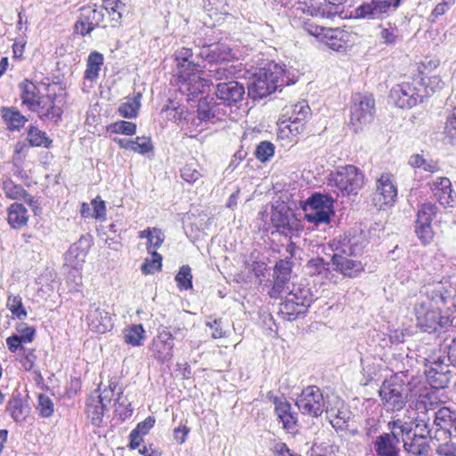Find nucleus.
Returning <instances> with one entry per match:
<instances>
[{
    "mask_svg": "<svg viewBox=\"0 0 456 456\" xmlns=\"http://www.w3.org/2000/svg\"><path fill=\"white\" fill-rule=\"evenodd\" d=\"M103 55L99 52H92L86 61V69L84 78L91 82L95 81L99 77V72L103 65Z\"/></svg>",
    "mask_w": 456,
    "mask_h": 456,
    "instance_id": "41",
    "label": "nucleus"
},
{
    "mask_svg": "<svg viewBox=\"0 0 456 456\" xmlns=\"http://www.w3.org/2000/svg\"><path fill=\"white\" fill-rule=\"evenodd\" d=\"M7 221L12 229L26 226L28 221L27 208L20 203H12L7 208Z\"/></svg>",
    "mask_w": 456,
    "mask_h": 456,
    "instance_id": "38",
    "label": "nucleus"
},
{
    "mask_svg": "<svg viewBox=\"0 0 456 456\" xmlns=\"http://www.w3.org/2000/svg\"><path fill=\"white\" fill-rule=\"evenodd\" d=\"M90 248L88 240L81 237L78 241L75 242L69 247L66 254L67 262L73 266L75 272L83 265Z\"/></svg>",
    "mask_w": 456,
    "mask_h": 456,
    "instance_id": "29",
    "label": "nucleus"
},
{
    "mask_svg": "<svg viewBox=\"0 0 456 456\" xmlns=\"http://www.w3.org/2000/svg\"><path fill=\"white\" fill-rule=\"evenodd\" d=\"M274 146L272 142L264 141L261 142L256 149V157L262 162L267 161L273 156Z\"/></svg>",
    "mask_w": 456,
    "mask_h": 456,
    "instance_id": "57",
    "label": "nucleus"
},
{
    "mask_svg": "<svg viewBox=\"0 0 456 456\" xmlns=\"http://www.w3.org/2000/svg\"><path fill=\"white\" fill-rule=\"evenodd\" d=\"M375 114V101L371 95L355 94L350 106V126L355 133L370 124Z\"/></svg>",
    "mask_w": 456,
    "mask_h": 456,
    "instance_id": "6",
    "label": "nucleus"
},
{
    "mask_svg": "<svg viewBox=\"0 0 456 456\" xmlns=\"http://www.w3.org/2000/svg\"><path fill=\"white\" fill-rule=\"evenodd\" d=\"M326 413L331 426L335 429L344 430L347 428L352 412L349 410V407L346 405L343 401L338 399L336 402V406H328L326 409Z\"/></svg>",
    "mask_w": 456,
    "mask_h": 456,
    "instance_id": "25",
    "label": "nucleus"
},
{
    "mask_svg": "<svg viewBox=\"0 0 456 456\" xmlns=\"http://www.w3.org/2000/svg\"><path fill=\"white\" fill-rule=\"evenodd\" d=\"M177 77L178 88L182 94L186 95L187 101H194L209 86L208 80L203 78L199 70H191Z\"/></svg>",
    "mask_w": 456,
    "mask_h": 456,
    "instance_id": "12",
    "label": "nucleus"
},
{
    "mask_svg": "<svg viewBox=\"0 0 456 456\" xmlns=\"http://www.w3.org/2000/svg\"><path fill=\"white\" fill-rule=\"evenodd\" d=\"M106 406L101 403V399L91 395L86 401V414L90 419L91 423L96 427H99L102 422V418Z\"/></svg>",
    "mask_w": 456,
    "mask_h": 456,
    "instance_id": "40",
    "label": "nucleus"
},
{
    "mask_svg": "<svg viewBox=\"0 0 456 456\" xmlns=\"http://www.w3.org/2000/svg\"><path fill=\"white\" fill-rule=\"evenodd\" d=\"M363 248L359 238H344L340 247H336L338 252L331 257L333 272L341 273L344 277H357L364 270V265L359 260L353 258L359 255Z\"/></svg>",
    "mask_w": 456,
    "mask_h": 456,
    "instance_id": "2",
    "label": "nucleus"
},
{
    "mask_svg": "<svg viewBox=\"0 0 456 456\" xmlns=\"http://www.w3.org/2000/svg\"><path fill=\"white\" fill-rule=\"evenodd\" d=\"M232 67H228L227 62H222L211 65L209 69V76L216 80L230 79L232 78L234 71Z\"/></svg>",
    "mask_w": 456,
    "mask_h": 456,
    "instance_id": "50",
    "label": "nucleus"
},
{
    "mask_svg": "<svg viewBox=\"0 0 456 456\" xmlns=\"http://www.w3.org/2000/svg\"><path fill=\"white\" fill-rule=\"evenodd\" d=\"M175 279L180 289H189L192 288V274L189 265H183Z\"/></svg>",
    "mask_w": 456,
    "mask_h": 456,
    "instance_id": "53",
    "label": "nucleus"
},
{
    "mask_svg": "<svg viewBox=\"0 0 456 456\" xmlns=\"http://www.w3.org/2000/svg\"><path fill=\"white\" fill-rule=\"evenodd\" d=\"M165 239L164 234L159 229L153 228L151 234L147 241L148 252H156V249L161 246Z\"/></svg>",
    "mask_w": 456,
    "mask_h": 456,
    "instance_id": "60",
    "label": "nucleus"
},
{
    "mask_svg": "<svg viewBox=\"0 0 456 456\" xmlns=\"http://www.w3.org/2000/svg\"><path fill=\"white\" fill-rule=\"evenodd\" d=\"M336 187L343 196L356 194L364 183V175L353 165L339 167L333 175Z\"/></svg>",
    "mask_w": 456,
    "mask_h": 456,
    "instance_id": "9",
    "label": "nucleus"
},
{
    "mask_svg": "<svg viewBox=\"0 0 456 456\" xmlns=\"http://www.w3.org/2000/svg\"><path fill=\"white\" fill-rule=\"evenodd\" d=\"M427 378L430 386L435 389L444 388L449 383V378L446 373L438 372L435 369H430L427 371Z\"/></svg>",
    "mask_w": 456,
    "mask_h": 456,
    "instance_id": "52",
    "label": "nucleus"
},
{
    "mask_svg": "<svg viewBox=\"0 0 456 456\" xmlns=\"http://www.w3.org/2000/svg\"><path fill=\"white\" fill-rule=\"evenodd\" d=\"M271 222L277 231L289 236L298 230L299 222L293 210L284 203L273 206L271 213Z\"/></svg>",
    "mask_w": 456,
    "mask_h": 456,
    "instance_id": "14",
    "label": "nucleus"
},
{
    "mask_svg": "<svg viewBox=\"0 0 456 456\" xmlns=\"http://www.w3.org/2000/svg\"><path fill=\"white\" fill-rule=\"evenodd\" d=\"M115 412L122 419L129 418L133 413L130 403L123 396L122 388H119L118 396L115 401Z\"/></svg>",
    "mask_w": 456,
    "mask_h": 456,
    "instance_id": "49",
    "label": "nucleus"
},
{
    "mask_svg": "<svg viewBox=\"0 0 456 456\" xmlns=\"http://www.w3.org/2000/svg\"><path fill=\"white\" fill-rule=\"evenodd\" d=\"M334 200L322 193H314L304 203L302 208L305 212V219L315 225L329 224L333 210Z\"/></svg>",
    "mask_w": 456,
    "mask_h": 456,
    "instance_id": "4",
    "label": "nucleus"
},
{
    "mask_svg": "<svg viewBox=\"0 0 456 456\" xmlns=\"http://www.w3.org/2000/svg\"><path fill=\"white\" fill-rule=\"evenodd\" d=\"M306 273L310 276H316L320 278L322 283L338 284L339 277L329 267V263L324 262L321 257L310 259L305 265Z\"/></svg>",
    "mask_w": 456,
    "mask_h": 456,
    "instance_id": "21",
    "label": "nucleus"
},
{
    "mask_svg": "<svg viewBox=\"0 0 456 456\" xmlns=\"http://www.w3.org/2000/svg\"><path fill=\"white\" fill-rule=\"evenodd\" d=\"M6 307L19 320H24L28 314L25 310L22 299L19 295H9L6 302Z\"/></svg>",
    "mask_w": 456,
    "mask_h": 456,
    "instance_id": "47",
    "label": "nucleus"
},
{
    "mask_svg": "<svg viewBox=\"0 0 456 456\" xmlns=\"http://www.w3.org/2000/svg\"><path fill=\"white\" fill-rule=\"evenodd\" d=\"M133 144L132 151L140 154H146L153 148L151 138L146 136L136 137V139L134 140Z\"/></svg>",
    "mask_w": 456,
    "mask_h": 456,
    "instance_id": "59",
    "label": "nucleus"
},
{
    "mask_svg": "<svg viewBox=\"0 0 456 456\" xmlns=\"http://www.w3.org/2000/svg\"><path fill=\"white\" fill-rule=\"evenodd\" d=\"M436 211L437 208L433 203H425L418 210L415 232L424 245L430 243L434 238L431 223Z\"/></svg>",
    "mask_w": 456,
    "mask_h": 456,
    "instance_id": "16",
    "label": "nucleus"
},
{
    "mask_svg": "<svg viewBox=\"0 0 456 456\" xmlns=\"http://www.w3.org/2000/svg\"><path fill=\"white\" fill-rule=\"evenodd\" d=\"M102 17V15L96 9L87 7L82 9L79 20L85 23H93V27L95 28L101 21Z\"/></svg>",
    "mask_w": 456,
    "mask_h": 456,
    "instance_id": "58",
    "label": "nucleus"
},
{
    "mask_svg": "<svg viewBox=\"0 0 456 456\" xmlns=\"http://www.w3.org/2000/svg\"><path fill=\"white\" fill-rule=\"evenodd\" d=\"M434 424L450 436L456 435V412L448 407L440 408L435 413Z\"/></svg>",
    "mask_w": 456,
    "mask_h": 456,
    "instance_id": "32",
    "label": "nucleus"
},
{
    "mask_svg": "<svg viewBox=\"0 0 456 456\" xmlns=\"http://www.w3.org/2000/svg\"><path fill=\"white\" fill-rule=\"evenodd\" d=\"M174 337L167 331L159 332L151 341L150 350L153 357L161 363L167 362L173 358Z\"/></svg>",
    "mask_w": 456,
    "mask_h": 456,
    "instance_id": "17",
    "label": "nucleus"
},
{
    "mask_svg": "<svg viewBox=\"0 0 456 456\" xmlns=\"http://www.w3.org/2000/svg\"><path fill=\"white\" fill-rule=\"evenodd\" d=\"M291 268L292 261L289 258L281 259L275 265L274 276L290 279Z\"/></svg>",
    "mask_w": 456,
    "mask_h": 456,
    "instance_id": "62",
    "label": "nucleus"
},
{
    "mask_svg": "<svg viewBox=\"0 0 456 456\" xmlns=\"http://www.w3.org/2000/svg\"><path fill=\"white\" fill-rule=\"evenodd\" d=\"M387 428L390 432L386 434L400 443L401 438H407L412 433L413 422L406 420L405 418H396L387 423Z\"/></svg>",
    "mask_w": 456,
    "mask_h": 456,
    "instance_id": "36",
    "label": "nucleus"
},
{
    "mask_svg": "<svg viewBox=\"0 0 456 456\" xmlns=\"http://www.w3.org/2000/svg\"><path fill=\"white\" fill-rule=\"evenodd\" d=\"M401 0H364L355 8L354 14L360 19H383L395 12Z\"/></svg>",
    "mask_w": 456,
    "mask_h": 456,
    "instance_id": "10",
    "label": "nucleus"
},
{
    "mask_svg": "<svg viewBox=\"0 0 456 456\" xmlns=\"http://www.w3.org/2000/svg\"><path fill=\"white\" fill-rule=\"evenodd\" d=\"M197 57L208 61L209 64L227 62L235 58L232 50L226 45L217 43L203 45L200 48Z\"/></svg>",
    "mask_w": 456,
    "mask_h": 456,
    "instance_id": "18",
    "label": "nucleus"
},
{
    "mask_svg": "<svg viewBox=\"0 0 456 456\" xmlns=\"http://www.w3.org/2000/svg\"><path fill=\"white\" fill-rule=\"evenodd\" d=\"M304 29L307 34L315 37L332 50L340 51L345 47L344 31L340 28H325L313 22H305Z\"/></svg>",
    "mask_w": 456,
    "mask_h": 456,
    "instance_id": "15",
    "label": "nucleus"
},
{
    "mask_svg": "<svg viewBox=\"0 0 456 456\" xmlns=\"http://www.w3.org/2000/svg\"><path fill=\"white\" fill-rule=\"evenodd\" d=\"M142 94L135 93L132 97H126V102L118 107V113L125 118H134L138 115L141 107Z\"/></svg>",
    "mask_w": 456,
    "mask_h": 456,
    "instance_id": "42",
    "label": "nucleus"
},
{
    "mask_svg": "<svg viewBox=\"0 0 456 456\" xmlns=\"http://www.w3.org/2000/svg\"><path fill=\"white\" fill-rule=\"evenodd\" d=\"M374 450L379 456H398L399 442L385 433L376 438Z\"/></svg>",
    "mask_w": 456,
    "mask_h": 456,
    "instance_id": "34",
    "label": "nucleus"
},
{
    "mask_svg": "<svg viewBox=\"0 0 456 456\" xmlns=\"http://www.w3.org/2000/svg\"><path fill=\"white\" fill-rule=\"evenodd\" d=\"M453 4V0H443L442 2L438 3L432 11V13L429 17L430 21L435 22L438 17L448 12Z\"/></svg>",
    "mask_w": 456,
    "mask_h": 456,
    "instance_id": "63",
    "label": "nucleus"
},
{
    "mask_svg": "<svg viewBox=\"0 0 456 456\" xmlns=\"http://www.w3.org/2000/svg\"><path fill=\"white\" fill-rule=\"evenodd\" d=\"M183 180L190 184H193L202 176L200 170V165L191 160L186 163L180 170Z\"/></svg>",
    "mask_w": 456,
    "mask_h": 456,
    "instance_id": "45",
    "label": "nucleus"
},
{
    "mask_svg": "<svg viewBox=\"0 0 456 456\" xmlns=\"http://www.w3.org/2000/svg\"><path fill=\"white\" fill-rule=\"evenodd\" d=\"M311 115V109L305 102H299L292 106L287 128L292 135L301 134L305 130V121Z\"/></svg>",
    "mask_w": 456,
    "mask_h": 456,
    "instance_id": "22",
    "label": "nucleus"
},
{
    "mask_svg": "<svg viewBox=\"0 0 456 456\" xmlns=\"http://www.w3.org/2000/svg\"><path fill=\"white\" fill-rule=\"evenodd\" d=\"M124 341L133 346H139L145 339V330L142 324H133L124 330Z\"/></svg>",
    "mask_w": 456,
    "mask_h": 456,
    "instance_id": "43",
    "label": "nucleus"
},
{
    "mask_svg": "<svg viewBox=\"0 0 456 456\" xmlns=\"http://www.w3.org/2000/svg\"><path fill=\"white\" fill-rule=\"evenodd\" d=\"M405 451L416 456H427L430 451L429 439L411 433L407 438H403Z\"/></svg>",
    "mask_w": 456,
    "mask_h": 456,
    "instance_id": "30",
    "label": "nucleus"
},
{
    "mask_svg": "<svg viewBox=\"0 0 456 456\" xmlns=\"http://www.w3.org/2000/svg\"><path fill=\"white\" fill-rule=\"evenodd\" d=\"M436 200L444 207H448L454 201L456 192L452 188V183L447 177H437L430 184Z\"/></svg>",
    "mask_w": 456,
    "mask_h": 456,
    "instance_id": "27",
    "label": "nucleus"
},
{
    "mask_svg": "<svg viewBox=\"0 0 456 456\" xmlns=\"http://www.w3.org/2000/svg\"><path fill=\"white\" fill-rule=\"evenodd\" d=\"M313 301L314 296L309 288L302 284H293L285 300L281 304L280 313L285 320L294 321L306 313Z\"/></svg>",
    "mask_w": 456,
    "mask_h": 456,
    "instance_id": "3",
    "label": "nucleus"
},
{
    "mask_svg": "<svg viewBox=\"0 0 456 456\" xmlns=\"http://www.w3.org/2000/svg\"><path fill=\"white\" fill-rule=\"evenodd\" d=\"M444 133L452 141L456 140V108L447 118Z\"/></svg>",
    "mask_w": 456,
    "mask_h": 456,
    "instance_id": "64",
    "label": "nucleus"
},
{
    "mask_svg": "<svg viewBox=\"0 0 456 456\" xmlns=\"http://www.w3.org/2000/svg\"><path fill=\"white\" fill-rule=\"evenodd\" d=\"M295 82L286 74L283 66L270 63L253 74L248 85V95L252 99H262L281 87Z\"/></svg>",
    "mask_w": 456,
    "mask_h": 456,
    "instance_id": "1",
    "label": "nucleus"
},
{
    "mask_svg": "<svg viewBox=\"0 0 456 456\" xmlns=\"http://www.w3.org/2000/svg\"><path fill=\"white\" fill-rule=\"evenodd\" d=\"M414 312L418 327L425 332H435L438 328L446 327L452 322L449 316L441 315L439 308L425 300L415 305Z\"/></svg>",
    "mask_w": 456,
    "mask_h": 456,
    "instance_id": "7",
    "label": "nucleus"
},
{
    "mask_svg": "<svg viewBox=\"0 0 456 456\" xmlns=\"http://www.w3.org/2000/svg\"><path fill=\"white\" fill-rule=\"evenodd\" d=\"M28 141L29 145L33 147L49 148L52 141L46 134L37 126H30L28 131Z\"/></svg>",
    "mask_w": 456,
    "mask_h": 456,
    "instance_id": "44",
    "label": "nucleus"
},
{
    "mask_svg": "<svg viewBox=\"0 0 456 456\" xmlns=\"http://www.w3.org/2000/svg\"><path fill=\"white\" fill-rule=\"evenodd\" d=\"M420 84L417 81L412 83L403 82L395 86L390 91L391 101L401 109H411L422 101L420 89L417 87Z\"/></svg>",
    "mask_w": 456,
    "mask_h": 456,
    "instance_id": "11",
    "label": "nucleus"
},
{
    "mask_svg": "<svg viewBox=\"0 0 456 456\" xmlns=\"http://www.w3.org/2000/svg\"><path fill=\"white\" fill-rule=\"evenodd\" d=\"M397 198V187L392 175L384 173L376 182V190L372 196L373 204L379 208L393 206Z\"/></svg>",
    "mask_w": 456,
    "mask_h": 456,
    "instance_id": "13",
    "label": "nucleus"
},
{
    "mask_svg": "<svg viewBox=\"0 0 456 456\" xmlns=\"http://www.w3.org/2000/svg\"><path fill=\"white\" fill-rule=\"evenodd\" d=\"M221 111L225 114L221 103L216 102L213 97H205L199 102L197 112L200 121H208L217 117Z\"/></svg>",
    "mask_w": 456,
    "mask_h": 456,
    "instance_id": "35",
    "label": "nucleus"
},
{
    "mask_svg": "<svg viewBox=\"0 0 456 456\" xmlns=\"http://www.w3.org/2000/svg\"><path fill=\"white\" fill-rule=\"evenodd\" d=\"M152 255V259H146L142 264L141 269L144 274L154 273L156 271L161 269L162 256L157 252H150Z\"/></svg>",
    "mask_w": 456,
    "mask_h": 456,
    "instance_id": "56",
    "label": "nucleus"
},
{
    "mask_svg": "<svg viewBox=\"0 0 456 456\" xmlns=\"http://www.w3.org/2000/svg\"><path fill=\"white\" fill-rule=\"evenodd\" d=\"M103 7L112 15V20L118 21L122 19V14L126 10V5L120 0H103Z\"/></svg>",
    "mask_w": 456,
    "mask_h": 456,
    "instance_id": "51",
    "label": "nucleus"
},
{
    "mask_svg": "<svg viewBox=\"0 0 456 456\" xmlns=\"http://www.w3.org/2000/svg\"><path fill=\"white\" fill-rule=\"evenodd\" d=\"M216 97L224 107L241 101L245 94L244 86L235 80L219 83L216 86Z\"/></svg>",
    "mask_w": 456,
    "mask_h": 456,
    "instance_id": "20",
    "label": "nucleus"
},
{
    "mask_svg": "<svg viewBox=\"0 0 456 456\" xmlns=\"http://www.w3.org/2000/svg\"><path fill=\"white\" fill-rule=\"evenodd\" d=\"M425 294L428 299L426 302L431 305H435L436 308H439L441 305H445L452 297L451 291L445 289L442 282L434 283L426 287Z\"/></svg>",
    "mask_w": 456,
    "mask_h": 456,
    "instance_id": "33",
    "label": "nucleus"
},
{
    "mask_svg": "<svg viewBox=\"0 0 456 456\" xmlns=\"http://www.w3.org/2000/svg\"><path fill=\"white\" fill-rule=\"evenodd\" d=\"M289 281V278H281L279 276H274V282L272 289L269 291V296L273 298L280 297L281 294L285 292Z\"/></svg>",
    "mask_w": 456,
    "mask_h": 456,
    "instance_id": "61",
    "label": "nucleus"
},
{
    "mask_svg": "<svg viewBox=\"0 0 456 456\" xmlns=\"http://www.w3.org/2000/svg\"><path fill=\"white\" fill-rule=\"evenodd\" d=\"M409 391L411 398H415L414 403L417 410H434L437 405L436 393L427 387L425 384L411 387Z\"/></svg>",
    "mask_w": 456,
    "mask_h": 456,
    "instance_id": "24",
    "label": "nucleus"
},
{
    "mask_svg": "<svg viewBox=\"0 0 456 456\" xmlns=\"http://www.w3.org/2000/svg\"><path fill=\"white\" fill-rule=\"evenodd\" d=\"M343 6L341 3H336V0H313L308 6V12L312 16L322 18H332L342 12Z\"/></svg>",
    "mask_w": 456,
    "mask_h": 456,
    "instance_id": "28",
    "label": "nucleus"
},
{
    "mask_svg": "<svg viewBox=\"0 0 456 456\" xmlns=\"http://www.w3.org/2000/svg\"><path fill=\"white\" fill-rule=\"evenodd\" d=\"M108 130L115 134L133 135L136 132V125L133 122L120 120L110 124Z\"/></svg>",
    "mask_w": 456,
    "mask_h": 456,
    "instance_id": "54",
    "label": "nucleus"
},
{
    "mask_svg": "<svg viewBox=\"0 0 456 456\" xmlns=\"http://www.w3.org/2000/svg\"><path fill=\"white\" fill-rule=\"evenodd\" d=\"M86 320L89 329L95 333L104 334L113 328L110 314L95 304L90 305Z\"/></svg>",
    "mask_w": 456,
    "mask_h": 456,
    "instance_id": "19",
    "label": "nucleus"
},
{
    "mask_svg": "<svg viewBox=\"0 0 456 456\" xmlns=\"http://www.w3.org/2000/svg\"><path fill=\"white\" fill-rule=\"evenodd\" d=\"M6 411L10 413L15 422H21L26 419V407L23 405L22 401L18 397H12L9 400Z\"/></svg>",
    "mask_w": 456,
    "mask_h": 456,
    "instance_id": "46",
    "label": "nucleus"
},
{
    "mask_svg": "<svg viewBox=\"0 0 456 456\" xmlns=\"http://www.w3.org/2000/svg\"><path fill=\"white\" fill-rule=\"evenodd\" d=\"M3 190L4 195L11 200H23L27 196V191L20 184H16L12 180L4 182Z\"/></svg>",
    "mask_w": 456,
    "mask_h": 456,
    "instance_id": "48",
    "label": "nucleus"
},
{
    "mask_svg": "<svg viewBox=\"0 0 456 456\" xmlns=\"http://www.w3.org/2000/svg\"><path fill=\"white\" fill-rule=\"evenodd\" d=\"M20 99L22 104L27 106L29 110H33L37 107V103L41 100L43 95L37 86L31 81L25 80L20 85Z\"/></svg>",
    "mask_w": 456,
    "mask_h": 456,
    "instance_id": "37",
    "label": "nucleus"
},
{
    "mask_svg": "<svg viewBox=\"0 0 456 456\" xmlns=\"http://www.w3.org/2000/svg\"><path fill=\"white\" fill-rule=\"evenodd\" d=\"M275 412L282 423L283 428L288 431H293L297 425V415L291 412V405L285 400L274 399Z\"/></svg>",
    "mask_w": 456,
    "mask_h": 456,
    "instance_id": "31",
    "label": "nucleus"
},
{
    "mask_svg": "<svg viewBox=\"0 0 456 456\" xmlns=\"http://www.w3.org/2000/svg\"><path fill=\"white\" fill-rule=\"evenodd\" d=\"M296 404L302 414L313 418L321 416L328 407L322 391L316 386L305 387L298 395Z\"/></svg>",
    "mask_w": 456,
    "mask_h": 456,
    "instance_id": "8",
    "label": "nucleus"
},
{
    "mask_svg": "<svg viewBox=\"0 0 456 456\" xmlns=\"http://www.w3.org/2000/svg\"><path fill=\"white\" fill-rule=\"evenodd\" d=\"M0 112L10 131H19L28 121L27 118L14 107H2Z\"/></svg>",
    "mask_w": 456,
    "mask_h": 456,
    "instance_id": "39",
    "label": "nucleus"
},
{
    "mask_svg": "<svg viewBox=\"0 0 456 456\" xmlns=\"http://www.w3.org/2000/svg\"><path fill=\"white\" fill-rule=\"evenodd\" d=\"M39 414L43 418H48L53 415L54 405L52 399L46 395H39L37 407Z\"/></svg>",
    "mask_w": 456,
    "mask_h": 456,
    "instance_id": "55",
    "label": "nucleus"
},
{
    "mask_svg": "<svg viewBox=\"0 0 456 456\" xmlns=\"http://www.w3.org/2000/svg\"><path fill=\"white\" fill-rule=\"evenodd\" d=\"M379 396L387 411L402 410L407 403V393L404 383L398 374L386 379L380 388Z\"/></svg>",
    "mask_w": 456,
    "mask_h": 456,
    "instance_id": "5",
    "label": "nucleus"
},
{
    "mask_svg": "<svg viewBox=\"0 0 456 456\" xmlns=\"http://www.w3.org/2000/svg\"><path fill=\"white\" fill-rule=\"evenodd\" d=\"M174 57L175 61L176 76L200 69V64L195 61L199 57L194 55L191 48L181 47L177 49L174 53Z\"/></svg>",
    "mask_w": 456,
    "mask_h": 456,
    "instance_id": "26",
    "label": "nucleus"
},
{
    "mask_svg": "<svg viewBox=\"0 0 456 456\" xmlns=\"http://www.w3.org/2000/svg\"><path fill=\"white\" fill-rule=\"evenodd\" d=\"M55 102V97L43 95L41 100L37 103L36 109L32 111L37 112L41 119H48L52 122L58 123L61 118L63 111Z\"/></svg>",
    "mask_w": 456,
    "mask_h": 456,
    "instance_id": "23",
    "label": "nucleus"
}]
</instances>
